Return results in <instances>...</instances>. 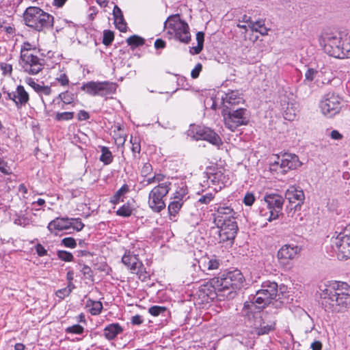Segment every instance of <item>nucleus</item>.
Returning <instances> with one entry per match:
<instances>
[{
  "label": "nucleus",
  "instance_id": "nucleus-1",
  "mask_svg": "<svg viewBox=\"0 0 350 350\" xmlns=\"http://www.w3.org/2000/svg\"><path fill=\"white\" fill-rule=\"evenodd\" d=\"M320 44L329 56L338 59L350 58V32L346 30L323 33Z\"/></svg>",
  "mask_w": 350,
  "mask_h": 350
},
{
  "label": "nucleus",
  "instance_id": "nucleus-2",
  "mask_svg": "<svg viewBox=\"0 0 350 350\" xmlns=\"http://www.w3.org/2000/svg\"><path fill=\"white\" fill-rule=\"evenodd\" d=\"M323 301L325 310L341 312L350 306V286L346 282H338L333 288L323 291Z\"/></svg>",
  "mask_w": 350,
  "mask_h": 350
},
{
  "label": "nucleus",
  "instance_id": "nucleus-3",
  "mask_svg": "<svg viewBox=\"0 0 350 350\" xmlns=\"http://www.w3.org/2000/svg\"><path fill=\"white\" fill-rule=\"evenodd\" d=\"M19 64L24 72L35 75L43 69L44 59L38 57L35 46L25 42L21 45Z\"/></svg>",
  "mask_w": 350,
  "mask_h": 350
},
{
  "label": "nucleus",
  "instance_id": "nucleus-4",
  "mask_svg": "<svg viewBox=\"0 0 350 350\" xmlns=\"http://www.w3.org/2000/svg\"><path fill=\"white\" fill-rule=\"evenodd\" d=\"M214 280L216 286H221L227 299L234 298L237 290L244 286L245 278L242 273L235 269L219 273Z\"/></svg>",
  "mask_w": 350,
  "mask_h": 350
},
{
  "label": "nucleus",
  "instance_id": "nucleus-5",
  "mask_svg": "<svg viewBox=\"0 0 350 350\" xmlns=\"http://www.w3.org/2000/svg\"><path fill=\"white\" fill-rule=\"evenodd\" d=\"M23 20L27 26L37 31L53 27L54 23L52 15L35 6L26 8L23 13Z\"/></svg>",
  "mask_w": 350,
  "mask_h": 350
},
{
  "label": "nucleus",
  "instance_id": "nucleus-6",
  "mask_svg": "<svg viewBox=\"0 0 350 350\" xmlns=\"http://www.w3.org/2000/svg\"><path fill=\"white\" fill-rule=\"evenodd\" d=\"M261 290L256 292V295H252L250 301H245L242 309V314L247 319L252 327L259 329L262 325V298L260 296Z\"/></svg>",
  "mask_w": 350,
  "mask_h": 350
},
{
  "label": "nucleus",
  "instance_id": "nucleus-7",
  "mask_svg": "<svg viewBox=\"0 0 350 350\" xmlns=\"http://www.w3.org/2000/svg\"><path fill=\"white\" fill-rule=\"evenodd\" d=\"M164 28L167 33L180 42L188 44L191 40V34L188 24L181 20L179 14L170 16L164 22Z\"/></svg>",
  "mask_w": 350,
  "mask_h": 350
},
{
  "label": "nucleus",
  "instance_id": "nucleus-8",
  "mask_svg": "<svg viewBox=\"0 0 350 350\" xmlns=\"http://www.w3.org/2000/svg\"><path fill=\"white\" fill-rule=\"evenodd\" d=\"M172 183L164 181L155 186L149 193L148 204L154 213H160L165 208L164 198L167 195Z\"/></svg>",
  "mask_w": 350,
  "mask_h": 350
},
{
  "label": "nucleus",
  "instance_id": "nucleus-9",
  "mask_svg": "<svg viewBox=\"0 0 350 350\" xmlns=\"http://www.w3.org/2000/svg\"><path fill=\"white\" fill-rule=\"evenodd\" d=\"M222 116L225 126L231 131H234L239 126L247 123V110L240 107L237 109H223Z\"/></svg>",
  "mask_w": 350,
  "mask_h": 350
},
{
  "label": "nucleus",
  "instance_id": "nucleus-10",
  "mask_svg": "<svg viewBox=\"0 0 350 350\" xmlns=\"http://www.w3.org/2000/svg\"><path fill=\"white\" fill-rule=\"evenodd\" d=\"M283 296L282 287L278 289V284L269 280L264 281V309L270 307L275 310L282 307Z\"/></svg>",
  "mask_w": 350,
  "mask_h": 350
},
{
  "label": "nucleus",
  "instance_id": "nucleus-11",
  "mask_svg": "<svg viewBox=\"0 0 350 350\" xmlns=\"http://www.w3.org/2000/svg\"><path fill=\"white\" fill-rule=\"evenodd\" d=\"M81 89L91 96H104L113 94L116 84L109 81H89L84 83Z\"/></svg>",
  "mask_w": 350,
  "mask_h": 350
},
{
  "label": "nucleus",
  "instance_id": "nucleus-12",
  "mask_svg": "<svg viewBox=\"0 0 350 350\" xmlns=\"http://www.w3.org/2000/svg\"><path fill=\"white\" fill-rule=\"evenodd\" d=\"M122 263L130 270L131 273L138 275L139 280L144 281L148 278L143 263L139 260L138 255L130 250H126L122 257Z\"/></svg>",
  "mask_w": 350,
  "mask_h": 350
},
{
  "label": "nucleus",
  "instance_id": "nucleus-13",
  "mask_svg": "<svg viewBox=\"0 0 350 350\" xmlns=\"http://www.w3.org/2000/svg\"><path fill=\"white\" fill-rule=\"evenodd\" d=\"M331 246L339 260L350 258V235L340 233L332 237Z\"/></svg>",
  "mask_w": 350,
  "mask_h": 350
},
{
  "label": "nucleus",
  "instance_id": "nucleus-14",
  "mask_svg": "<svg viewBox=\"0 0 350 350\" xmlns=\"http://www.w3.org/2000/svg\"><path fill=\"white\" fill-rule=\"evenodd\" d=\"M216 280V277L212 278L209 282L201 285L199 288V296L206 302L213 301L216 298L219 300L226 299L221 287L216 286V284H214L213 281Z\"/></svg>",
  "mask_w": 350,
  "mask_h": 350
},
{
  "label": "nucleus",
  "instance_id": "nucleus-15",
  "mask_svg": "<svg viewBox=\"0 0 350 350\" xmlns=\"http://www.w3.org/2000/svg\"><path fill=\"white\" fill-rule=\"evenodd\" d=\"M322 112L330 117L339 112L341 107V98L334 92H328L320 103Z\"/></svg>",
  "mask_w": 350,
  "mask_h": 350
},
{
  "label": "nucleus",
  "instance_id": "nucleus-16",
  "mask_svg": "<svg viewBox=\"0 0 350 350\" xmlns=\"http://www.w3.org/2000/svg\"><path fill=\"white\" fill-rule=\"evenodd\" d=\"M197 139L206 140L211 144L219 147L223 144L221 137L213 130L203 126H194L191 130Z\"/></svg>",
  "mask_w": 350,
  "mask_h": 350
},
{
  "label": "nucleus",
  "instance_id": "nucleus-17",
  "mask_svg": "<svg viewBox=\"0 0 350 350\" xmlns=\"http://www.w3.org/2000/svg\"><path fill=\"white\" fill-rule=\"evenodd\" d=\"M264 201L267 203L269 210V217L267 220L272 221L279 217V214L282 211L284 200L282 197L278 194L273 193L264 196Z\"/></svg>",
  "mask_w": 350,
  "mask_h": 350
},
{
  "label": "nucleus",
  "instance_id": "nucleus-18",
  "mask_svg": "<svg viewBox=\"0 0 350 350\" xmlns=\"http://www.w3.org/2000/svg\"><path fill=\"white\" fill-rule=\"evenodd\" d=\"M291 97L282 100V106L284 111V118L288 121L294 120L299 112L298 104L295 101L293 94H291Z\"/></svg>",
  "mask_w": 350,
  "mask_h": 350
},
{
  "label": "nucleus",
  "instance_id": "nucleus-19",
  "mask_svg": "<svg viewBox=\"0 0 350 350\" xmlns=\"http://www.w3.org/2000/svg\"><path fill=\"white\" fill-rule=\"evenodd\" d=\"M185 196L186 193L183 189H181L180 191H177L175 193L172 201L170 202L167 207L169 217L170 220H173L174 218L178 214L180 208L183 205L184 198Z\"/></svg>",
  "mask_w": 350,
  "mask_h": 350
},
{
  "label": "nucleus",
  "instance_id": "nucleus-20",
  "mask_svg": "<svg viewBox=\"0 0 350 350\" xmlns=\"http://www.w3.org/2000/svg\"><path fill=\"white\" fill-rule=\"evenodd\" d=\"M285 198L290 204H295L294 208L295 209L297 206H301L305 199L303 190L295 186L289 187L285 193Z\"/></svg>",
  "mask_w": 350,
  "mask_h": 350
},
{
  "label": "nucleus",
  "instance_id": "nucleus-21",
  "mask_svg": "<svg viewBox=\"0 0 350 350\" xmlns=\"http://www.w3.org/2000/svg\"><path fill=\"white\" fill-rule=\"evenodd\" d=\"M301 252V248L293 244H286L278 252V258L280 260H288L296 258Z\"/></svg>",
  "mask_w": 350,
  "mask_h": 350
},
{
  "label": "nucleus",
  "instance_id": "nucleus-22",
  "mask_svg": "<svg viewBox=\"0 0 350 350\" xmlns=\"http://www.w3.org/2000/svg\"><path fill=\"white\" fill-rule=\"evenodd\" d=\"M224 109H232L243 102V98L237 90H230L222 96Z\"/></svg>",
  "mask_w": 350,
  "mask_h": 350
},
{
  "label": "nucleus",
  "instance_id": "nucleus-23",
  "mask_svg": "<svg viewBox=\"0 0 350 350\" xmlns=\"http://www.w3.org/2000/svg\"><path fill=\"white\" fill-rule=\"evenodd\" d=\"M212 211H214L215 213H214V222L215 224H221L222 222H224V216L226 215H228L229 217H232V215H234L235 213L233 209L228 206H222L220 204H215L213 206Z\"/></svg>",
  "mask_w": 350,
  "mask_h": 350
},
{
  "label": "nucleus",
  "instance_id": "nucleus-24",
  "mask_svg": "<svg viewBox=\"0 0 350 350\" xmlns=\"http://www.w3.org/2000/svg\"><path fill=\"white\" fill-rule=\"evenodd\" d=\"M13 97L14 98V103L18 109H21L23 107L25 106L29 100V95L28 92L21 85H19L16 87Z\"/></svg>",
  "mask_w": 350,
  "mask_h": 350
},
{
  "label": "nucleus",
  "instance_id": "nucleus-25",
  "mask_svg": "<svg viewBox=\"0 0 350 350\" xmlns=\"http://www.w3.org/2000/svg\"><path fill=\"white\" fill-rule=\"evenodd\" d=\"M280 161L282 163L286 173L291 170L296 169L301 165L298 157L294 154L285 153L281 159L280 158Z\"/></svg>",
  "mask_w": 350,
  "mask_h": 350
},
{
  "label": "nucleus",
  "instance_id": "nucleus-26",
  "mask_svg": "<svg viewBox=\"0 0 350 350\" xmlns=\"http://www.w3.org/2000/svg\"><path fill=\"white\" fill-rule=\"evenodd\" d=\"M47 228L51 232L70 229L71 228L70 218L57 217L49 224Z\"/></svg>",
  "mask_w": 350,
  "mask_h": 350
},
{
  "label": "nucleus",
  "instance_id": "nucleus-27",
  "mask_svg": "<svg viewBox=\"0 0 350 350\" xmlns=\"http://www.w3.org/2000/svg\"><path fill=\"white\" fill-rule=\"evenodd\" d=\"M122 332L123 329L119 323H111L104 328L103 334L106 339L111 340Z\"/></svg>",
  "mask_w": 350,
  "mask_h": 350
},
{
  "label": "nucleus",
  "instance_id": "nucleus-28",
  "mask_svg": "<svg viewBox=\"0 0 350 350\" xmlns=\"http://www.w3.org/2000/svg\"><path fill=\"white\" fill-rule=\"evenodd\" d=\"M277 161H271V159L269 161V172L273 176L276 177L280 174H285L286 172L282 166V163L280 161V157L277 156Z\"/></svg>",
  "mask_w": 350,
  "mask_h": 350
},
{
  "label": "nucleus",
  "instance_id": "nucleus-29",
  "mask_svg": "<svg viewBox=\"0 0 350 350\" xmlns=\"http://www.w3.org/2000/svg\"><path fill=\"white\" fill-rule=\"evenodd\" d=\"M57 99H59L60 101L62 103V108L63 109L64 105H69L73 103V101L75 99V95L69 91H65L64 92L59 94V95L57 97ZM55 100L56 98L53 99V102L54 103Z\"/></svg>",
  "mask_w": 350,
  "mask_h": 350
},
{
  "label": "nucleus",
  "instance_id": "nucleus-30",
  "mask_svg": "<svg viewBox=\"0 0 350 350\" xmlns=\"http://www.w3.org/2000/svg\"><path fill=\"white\" fill-rule=\"evenodd\" d=\"M101 155L100 156V161L105 165H109L113 161V156L111 152L106 146L100 148Z\"/></svg>",
  "mask_w": 350,
  "mask_h": 350
},
{
  "label": "nucleus",
  "instance_id": "nucleus-31",
  "mask_svg": "<svg viewBox=\"0 0 350 350\" xmlns=\"http://www.w3.org/2000/svg\"><path fill=\"white\" fill-rule=\"evenodd\" d=\"M216 226L219 229H222L223 230H225L226 232H233L232 234L235 236L237 234L238 226L236 221L228 220V224L224 222V224L222 223L221 224H216Z\"/></svg>",
  "mask_w": 350,
  "mask_h": 350
},
{
  "label": "nucleus",
  "instance_id": "nucleus-32",
  "mask_svg": "<svg viewBox=\"0 0 350 350\" xmlns=\"http://www.w3.org/2000/svg\"><path fill=\"white\" fill-rule=\"evenodd\" d=\"M233 232H226L223 230L222 229H219V242L227 243L230 245H232L233 241L235 238V235L232 234Z\"/></svg>",
  "mask_w": 350,
  "mask_h": 350
},
{
  "label": "nucleus",
  "instance_id": "nucleus-33",
  "mask_svg": "<svg viewBox=\"0 0 350 350\" xmlns=\"http://www.w3.org/2000/svg\"><path fill=\"white\" fill-rule=\"evenodd\" d=\"M88 306L92 315H98L103 310V304L99 301L90 300L88 301Z\"/></svg>",
  "mask_w": 350,
  "mask_h": 350
},
{
  "label": "nucleus",
  "instance_id": "nucleus-34",
  "mask_svg": "<svg viewBox=\"0 0 350 350\" xmlns=\"http://www.w3.org/2000/svg\"><path fill=\"white\" fill-rule=\"evenodd\" d=\"M203 265L204 267H206L208 270H215L219 269L220 261L215 256L211 258H206L203 260Z\"/></svg>",
  "mask_w": 350,
  "mask_h": 350
},
{
  "label": "nucleus",
  "instance_id": "nucleus-35",
  "mask_svg": "<svg viewBox=\"0 0 350 350\" xmlns=\"http://www.w3.org/2000/svg\"><path fill=\"white\" fill-rule=\"evenodd\" d=\"M208 178L214 184H224L226 182V176L221 170H217L215 173L211 174Z\"/></svg>",
  "mask_w": 350,
  "mask_h": 350
},
{
  "label": "nucleus",
  "instance_id": "nucleus-36",
  "mask_svg": "<svg viewBox=\"0 0 350 350\" xmlns=\"http://www.w3.org/2000/svg\"><path fill=\"white\" fill-rule=\"evenodd\" d=\"M129 191V187L127 185L124 184L122 185L113 195L112 197L111 202L114 204H117L120 201V199Z\"/></svg>",
  "mask_w": 350,
  "mask_h": 350
},
{
  "label": "nucleus",
  "instance_id": "nucleus-37",
  "mask_svg": "<svg viewBox=\"0 0 350 350\" xmlns=\"http://www.w3.org/2000/svg\"><path fill=\"white\" fill-rule=\"evenodd\" d=\"M39 96L41 97L42 103L45 105L44 99L43 98L44 96H48L51 94L52 89L49 85H44V83L42 82L41 85L36 92Z\"/></svg>",
  "mask_w": 350,
  "mask_h": 350
},
{
  "label": "nucleus",
  "instance_id": "nucleus-38",
  "mask_svg": "<svg viewBox=\"0 0 350 350\" xmlns=\"http://www.w3.org/2000/svg\"><path fill=\"white\" fill-rule=\"evenodd\" d=\"M126 42L131 47H137L144 44V39L137 35H133L127 38Z\"/></svg>",
  "mask_w": 350,
  "mask_h": 350
},
{
  "label": "nucleus",
  "instance_id": "nucleus-39",
  "mask_svg": "<svg viewBox=\"0 0 350 350\" xmlns=\"http://www.w3.org/2000/svg\"><path fill=\"white\" fill-rule=\"evenodd\" d=\"M133 208L129 204H125L116 211V215L121 217H129L133 213Z\"/></svg>",
  "mask_w": 350,
  "mask_h": 350
},
{
  "label": "nucleus",
  "instance_id": "nucleus-40",
  "mask_svg": "<svg viewBox=\"0 0 350 350\" xmlns=\"http://www.w3.org/2000/svg\"><path fill=\"white\" fill-rule=\"evenodd\" d=\"M55 81L62 86H67L69 84V78L67 74L63 70H60L55 78Z\"/></svg>",
  "mask_w": 350,
  "mask_h": 350
},
{
  "label": "nucleus",
  "instance_id": "nucleus-41",
  "mask_svg": "<svg viewBox=\"0 0 350 350\" xmlns=\"http://www.w3.org/2000/svg\"><path fill=\"white\" fill-rule=\"evenodd\" d=\"M167 308L160 306H153L150 307L148 310L149 313L154 317H157L159 314H163L167 312Z\"/></svg>",
  "mask_w": 350,
  "mask_h": 350
},
{
  "label": "nucleus",
  "instance_id": "nucleus-42",
  "mask_svg": "<svg viewBox=\"0 0 350 350\" xmlns=\"http://www.w3.org/2000/svg\"><path fill=\"white\" fill-rule=\"evenodd\" d=\"M57 256L59 259L65 262H72L74 259L73 255L67 251L59 250Z\"/></svg>",
  "mask_w": 350,
  "mask_h": 350
},
{
  "label": "nucleus",
  "instance_id": "nucleus-43",
  "mask_svg": "<svg viewBox=\"0 0 350 350\" xmlns=\"http://www.w3.org/2000/svg\"><path fill=\"white\" fill-rule=\"evenodd\" d=\"M114 23L116 27L122 32H126V23L124 19V16L114 18Z\"/></svg>",
  "mask_w": 350,
  "mask_h": 350
},
{
  "label": "nucleus",
  "instance_id": "nucleus-44",
  "mask_svg": "<svg viewBox=\"0 0 350 350\" xmlns=\"http://www.w3.org/2000/svg\"><path fill=\"white\" fill-rule=\"evenodd\" d=\"M74 117V113L66 111V112H61L57 113L55 115V120L57 121H63V120H72Z\"/></svg>",
  "mask_w": 350,
  "mask_h": 350
},
{
  "label": "nucleus",
  "instance_id": "nucleus-45",
  "mask_svg": "<svg viewBox=\"0 0 350 350\" xmlns=\"http://www.w3.org/2000/svg\"><path fill=\"white\" fill-rule=\"evenodd\" d=\"M84 332V327L79 324L68 327L66 329V333L81 334Z\"/></svg>",
  "mask_w": 350,
  "mask_h": 350
},
{
  "label": "nucleus",
  "instance_id": "nucleus-46",
  "mask_svg": "<svg viewBox=\"0 0 350 350\" xmlns=\"http://www.w3.org/2000/svg\"><path fill=\"white\" fill-rule=\"evenodd\" d=\"M114 39V34L110 30H105L103 32V43L107 46L109 45Z\"/></svg>",
  "mask_w": 350,
  "mask_h": 350
},
{
  "label": "nucleus",
  "instance_id": "nucleus-47",
  "mask_svg": "<svg viewBox=\"0 0 350 350\" xmlns=\"http://www.w3.org/2000/svg\"><path fill=\"white\" fill-rule=\"evenodd\" d=\"M70 223L71 228L77 231H81L84 227L80 218H70Z\"/></svg>",
  "mask_w": 350,
  "mask_h": 350
},
{
  "label": "nucleus",
  "instance_id": "nucleus-48",
  "mask_svg": "<svg viewBox=\"0 0 350 350\" xmlns=\"http://www.w3.org/2000/svg\"><path fill=\"white\" fill-rule=\"evenodd\" d=\"M0 172L6 175H8L11 173L10 168L8 167L7 161L1 155Z\"/></svg>",
  "mask_w": 350,
  "mask_h": 350
},
{
  "label": "nucleus",
  "instance_id": "nucleus-49",
  "mask_svg": "<svg viewBox=\"0 0 350 350\" xmlns=\"http://www.w3.org/2000/svg\"><path fill=\"white\" fill-rule=\"evenodd\" d=\"M62 244L66 247L75 248L77 245L75 239L72 237L64 238L62 239Z\"/></svg>",
  "mask_w": 350,
  "mask_h": 350
},
{
  "label": "nucleus",
  "instance_id": "nucleus-50",
  "mask_svg": "<svg viewBox=\"0 0 350 350\" xmlns=\"http://www.w3.org/2000/svg\"><path fill=\"white\" fill-rule=\"evenodd\" d=\"M255 200V197L252 193H247L243 198V203L246 206H251Z\"/></svg>",
  "mask_w": 350,
  "mask_h": 350
},
{
  "label": "nucleus",
  "instance_id": "nucleus-51",
  "mask_svg": "<svg viewBox=\"0 0 350 350\" xmlns=\"http://www.w3.org/2000/svg\"><path fill=\"white\" fill-rule=\"evenodd\" d=\"M81 272L87 279H92L93 271L91 268L88 265H83L81 269Z\"/></svg>",
  "mask_w": 350,
  "mask_h": 350
},
{
  "label": "nucleus",
  "instance_id": "nucleus-52",
  "mask_svg": "<svg viewBox=\"0 0 350 350\" xmlns=\"http://www.w3.org/2000/svg\"><path fill=\"white\" fill-rule=\"evenodd\" d=\"M152 165L149 163H146L142 168L141 173L143 176L146 177L152 172Z\"/></svg>",
  "mask_w": 350,
  "mask_h": 350
},
{
  "label": "nucleus",
  "instance_id": "nucleus-53",
  "mask_svg": "<svg viewBox=\"0 0 350 350\" xmlns=\"http://www.w3.org/2000/svg\"><path fill=\"white\" fill-rule=\"evenodd\" d=\"M202 69L201 64L198 63L196 65L195 68L191 72V76L193 79H196L199 77L200 72Z\"/></svg>",
  "mask_w": 350,
  "mask_h": 350
},
{
  "label": "nucleus",
  "instance_id": "nucleus-54",
  "mask_svg": "<svg viewBox=\"0 0 350 350\" xmlns=\"http://www.w3.org/2000/svg\"><path fill=\"white\" fill-rule=\"evenodd\" d=\"M1 69L3 75H11L12 72V66L10 64L1 63Z\"/></svg>",
  "mask_w": 350,
  "mask_h": 350
},
{
  "label": "nucleus",
  "instance_id": "nucleus-55",
  "mask_svg": "<svg viewBox=\"0 0 350 350\" xmlns=\"http://www.w3.org/2000/svg\"><path fill=\"white\" fill-rule=\"evenodd\" d=\"M213 199V196L211 193H208L205 195L202 196L198 202L202 204H208Z\"/></svg>",
  "mask_w": 350,
  "mask_h": 350
},
{
  "label": "nucleus",
  "instance_id": "nucleus-56",
  "mask_svg": "<svg viewBox=\"0 0 350 350\" xmlns=\"http://www.w3.org/2000/svg\"><path fill=\"white\" fill-rule=\"evenodd\" d=\"M35 250L39 256H44L47 255V250L40 243H38L35 245Z\"/></svg>",
  "mask_w": 350,
  "mask_h": 350
},
{
  "label": "nucleus",
  "instance_id": "nucleus-57",
  "mask_svg": "<svg viewBox=\"0 0 350 350\" xmlns=\"http://www.w3.org/2000/svg\"><path fill=\"white\" fill-rule=\"evenodd\" d=\"M131 143L132 144L131 150L133 153H139L141 150V146L139 142H137V139L131 137Z\"/></svg>",
  "mask_w": 350,
  "mask_h": 350
},
{
  "label": "nucleus",
  "instance_id": "nucleus-58",
  "mask_svg": "<svg viewBox=\"0 0 350 350\" xmlns=\"http://www.w3.org/2000/svg\"><path fill=\"white\" fill-rule=\"evenodd\" d=\"M317 73V71L314 70L313 68H308L305 74L306 79L312 81L315 75Z\"/></svg>",
  "mask_w": 350,
  "mask_h": 350
},
{
  "label": "nucleus",
  "instance_id": "nucleus-59",
  "mask_svg": "<svg viewBox=\"0 0 350 350\" xmlns=\"http://www.w3.org/2000/svg\"><path fill=\"white\" fill-rule=\"evenodd\" d=\"M70 289L66 288L59 289L56 292L57 296L61 299H63L65 297L68 296L70 295Z\"/></svg>",
  "mask_w": 350,
  "mask_h": 350
},
{
  "label": "nucleus",
  "instance_id": "nucleus-60",
  "mask_svg": "<svg viewBox=\"0 0 350 350\" xmlns=\"http://www.w3.org/2000/svg\"><path fill=\"white\" fill-rule=\"evenodd\" d=\"M25 82H26V83H27L29 86H31V87L33 89V90H34L35 92H36V91H37V90L38 89V88H39V87H40V85H41V84H40V83H36V82L34 81V79H33L30 78V77L27 78V79H25Z\"/></svg>",
  "mask_w": 350,
  "mask_h": 350
},
{
  "label": "nucleus",
  "instance_id": "nucleus-61",
  "mask_svg": "<svg viewBox=\"0 0 350 350\" xmlns=\"http://www.w3.org/2000/svg\"><path fill=\"white\" fill-rule=\"evenodd\" d=\"M177 83L178 85H180L185 90L189 89V84L187 82V79L185 77H179L177 79Z\"/></svg>",
  "mask_w": 350,
  "mask_h": 350
},
{
  "label": "nucleus",
  "instance_id": "nucleus-62",
  "mask_svg": "<svg viewBox=\"0 0 350 350\" xmlns=\"http://www.w3.org/2000/svg\"><path fill=\"white\" fill-rule=\"evenodd\" d=\"M131 323L133 325H140L143 323V319L142 316L139 314H136L133 316L131 319Z\"/></svg>",
  "mask_w": 350,
  "mask_h": 350
},
{
  "label": "nucleus",
  "instance_id": "nucleus-63",
  "mask_svg": "<svg viewBox=\"0 0 350 350\" xmlns=\"http://www.w3.org/2000/svg\"><path fill=\"white\" fill-rule=\"evenodd\" d=\"M89 118H90L89 113L87 111H84V110H81L78 113V119L79 120H86Z\"/></svg>",
  "mask_w": 350,
  "mask_h": 350
},
{
  "label": "nucleus",
  "instance_id": "nucleus-64",
  "mask_svg": "<svg viewBox=\"0 0 350 350\" xmlns=\"http://www.w3.org/2000/svg\"><path fill=\"white\" fill-rule=\"evenodd\" d=\"M330 137L332 139L335 140H340L342 138V135L340 134L338 131L333 130L330 133Z\"/></svg>",
  "mask_w": 350,
  "mask_h": 350
}]
</instances>
